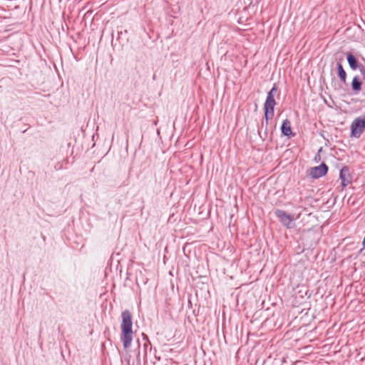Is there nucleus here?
I'll return each instance as SVG.
<instances>
[{
	"label": "nucleus",
	"mask_w": 365,
	"mask_h": 365,
	"mask_svg": "<svg viewBox=\"0 0 365 365\" xmlns=\"http://www.w3.org/2000/svg\"><path fill=\"white\" fill-rule=\"evenodd\" d=\"M130 357H131V356H129L128 357H125V360L126 361V362H127V364H128V365H130Z\"/></svg>",
	"instance_id": "2eb2a0df"
},
{
	"label": "nucleus",
	"mask_w": 365,
	"mask_h": 365,
	"mask_svg": "<svg viewBox=\"0 0 365 365\" xmlns=\"http://www.w3.org/2000/svg\"><path fill=\"white\" fill-rule=\"evenodd\" d=\"M336 67L338 71V76L341 83H346V73L343 68L342 64L340 62L336 63Z\"/></svg>",
	"instance_id": "9d476101"
},
{
	"label": "nucleus",
	"mask_w": 365,
	"mask_h": 365,
	"mask_svg": "<svg viewBox=\"0 0 365 365\" xmlns=\"http://www.w3.org/2000/svg\"><path fill=\"white\" fill-rule=\"evenodd\" d=\"M328 171V166L322 163L321 165L311 168L308 170V175L312 178L317 179L327 174Z\"/></svg>",
	"instance_id": "39448f33"
},
{
	"label": "nucleus",
	"mask_w": 365,
	"mask_h": 365,
	"mask_svg": "<svg viewBox=\"0 0 365 365\" xmlns=\"http://www.w3.org/2000/svg\"><path fill=\"white\" fill-rule=\"evenodd\" d=\"M63 168V165H62V163L61 162H58L55 165H54V169L56 170H61Z\"/></svg>",
	"instance_id": "ddd939ff"
},
{
	"label": "nucleus",
	"mask_w": 365,
	"mask_h": 365,
	"mask_svg": "<svg viewBox=\"0 0 365 365\" xmlns=\"http://www.w3.org/2000/svg\"><path fill=\"white\" fill-rule=\"evenodd\" d=\"M116 45V43H114V41L113 39L112 40V46H115Z\"/></svg>",
	"instance_id": "6ab92c4d"
},
{
	"label": "nucleus",
	"mask_w": 365,
	"mask_h": 365,
	"mask_svg": "<svg viewBox=\"0 0 365 365\" xmlns=\"http://www.w3.org/2000/svg\"><path fill=\"white\" fill-rule=\"evenodd\" d=\"M264 127V131L262 132L261 130H259V135L260 136V138L262 139V140H265L267 137H268V130H267V125H266V123L264 124V123L262 121V124H261V128H263Z\"/></svg>",
	"instance_id": "f8f14e48"
},
{
	"label": "nucleus",
	"mask_w": 365,
	"mask_h": 365,
	"mask_svg": "<svg viewBox=\"0 0 365 365\" xmlns=\"http://www.w3.org/2000/svg\"><path fill=\"white\" fill-rule=\"evenodd\" d=\"M136 357L138 361H140V351L138 350L136 354Z\"/></svg>",
	"instance_id": "f3484780"
},
{
	"label": "nucleus",
	"mask_w": 365,
	"mask_h": 365,
	"mask_svg": "<svg viewBox=\"0 0 365 365\" xmlns=\"http://www.w3.org/2000/svg\"><path fill=\"white\" fill-rule=\"evenodd\" d=\"M346 59L350 68L354 71L359 68L362 78L365 79V66H363L362 64L359 65L356 57L351 53H349L347 54Z\"/></svg>",
	"instance_id": "423d86ee"
},
{
	"label": "nucleus",
	"mask_w": 365,
	"mask_h": 365,
	"mask_svg": "<svg viewBox=\"0 0 365 365\" xmlns=\"http://www.w3.org/2000/svg\"><path fill=\"white\" fill-rule=\"evenodd\" d=\"M282 133L286 135L289 136L292 135V128H291V123L288 119H285L281 127Z\"/></svg>",
	"instance_id": "1a4fd4ad"
},
{
	"label": "nucleus",
	"mask_w": 365,
	"mask_h": 365,
	"mask_svg": "<svg viewBox=\"0 0 365 365\" xmlns=\"http://www.w3.org/2000/svg\"><path fill=\"white\" fill-rule=\"evenodd\" d=\"M156 133H157L158 136H160V128L156 129Z\"/></svg>",
	"instance_id": "a211bd4d"
},
{
	"label": "nucleus",
	"mask_w": 365,
	"mask_h": 365,
	"mask_svg": "<svg viewBox=\"0 0 365 365\" xmlns=\"http://www.w3.org/2000/svg\"><path fill=\"white\" fill-rule=\"evenodd\" d=\"M155 77H156V74H155V73H154V75H153V78H154V79H155Z\"/></svg>",
	"instance_id": "aec40b11"
},
{
	"label": "nucleus",
	"mask_w": 365,
	"mask_h": 365,
	"mask_svg": "<svg viewBox=\"0 0 365 365\" xmlns=\"http://www.w3.org/2000/svg\"><path fill=\"white\" fill-rule=\"evenodd\" d=\"M362 77H359V76H355L353 78L352 82H351V88L354 91V93H358L361 90V86H362Z\"/></svg>",
	"instance_id": "6e6552de"
},
{
	"label": "nucleus",
	"mask_w": 365,
	"mask_h": 365,
	"mask_svg": "<svg viewBox=\"0 0 365 365\" xmlns=\"http://www.w3.org/2000/svg\"><path fill=\"white\" fill-rule=\"evenodd\" d=\"M122 322L120 324L121 335L120 339L123 342V348L128 349L133 341V317L128 309H125L121 313Z\"/></svg>",
	"instance_id": "f257e3e1"
},
{
	"label": "nucleus",
	"mask_w": 365,
	"mask_h": 365,
	"mask_svg": "<svg viewBox=\"0 0 365 365\" xmlns=\"http://www.w3.org/2000/svg\"><path fill=\"white\" fill-rule=\"evenodd\" d=\"M277 92V87L274 84L272 89L268 92L265 103L264 104V118L266 119V125L268 121L274 116V109L276 105L274 96Z\"/></svg>",
	"instance_id": "f03ea898"
},
{
	"label": "nucleus",
	"mask_w": 365,
	"mask_h": 365,
	"mask_svg": "<svg viewBox=\"0 0 365 365\" xmlns=\"http://www.w3.org/2000/svg\"><path fill=\"white\" fill-rule=\"evenodd\" d=\"M275 215L277 217L279 220L287 228H292L294 227V217L288 214L287 212L282 210L277 209L274 211Z\"/></svg>",
	"instance_id": "20e7f679"
},
{
	"label": "nucleus",
	"mask_w": 365,
	"mask_h": 365,
	"mask_svg": "<svg viewBox=\"0 0 365 365\" xmlns=\"http://www.w3.org/2000/svg\"><path fill=\"white\" fill-rule=\"evenodd\" d=\"M27 130V129H25L22 131L23 133H26V131Z\"/></svg>",
	"instance_id": "412c9836"
},
{
	"label": "nucleus",
	"mask_w": 365,
	"mask_h": 365,
	"mask_svg": "<svg viewBox=\"0 0 365 365\" xmlns=\"http://www.w3.org/2000/svg\"><path fill=\"white\" fill-rule=\"evenodd\" d=\"M128 31L127 30H121L118 31V36L115 39V41H118L119 43H123L124 42L128 41Z\"/></svg>",
	"instance_id": "9b49d317"
},
{
	"label": "nucleus",
	"mask_w": 365,
	"mask_h": 365,
	"mask_svg": "<svg viewBox=\"0 0 365 365\" xmlns=\"http://www.w3.org/2000/svg\"><path fill=\"white\" fill-rule=\"evenodd\" d=\"M148 344L150 346V352H151V351H152V344H150V342L149 341H148V344L145 343V344H144L145 349H147Z\"/></svg>",
	"instance_id": "4468645a"
},
{
	"label": "nucleus",
	"mask_w": 365,
	"mask_h": 365,
	"mask_svg": "<svg viewBox=\"0 0 365 365\" xmlns=\"http://www.w3.org/2000/svg\"><path fill=\"white\" fill-rule=\"evenodd\" d=\"M365 128V115L355 118L351 125V136L359 138Z\"/></svg>",
	"instance_id": "7ed1b4c3"
},
{
	"label": "nucleus",
	"mask_w": 365,
	"mask_h": 365,
	"mask_svg": "<svg viewBox=\"0 0 365 365\" xmlns=\"http://www.w3.org/2000/svg\"><path fill=\"white\" fill-rule=\"evenodd\" d=\"M339 178L341 180V185L343 187L347 186L351 182L349 170L347 167L344 166L341 169Z\"/></svg>",
	"instance_id": "0eeeda50"
},
{
	"label": "nucleus",
	"mask_w": 365,
	"mask_h": 365,
	"mask_svg": "<svg viewBox=\"0 0 365 365\" xmlns=\"http://www.w3.org/2000/svg\"><path fill=\"white\" fill-rule=\"evenodd\" d=\"M154 351H155V359H156L158 361H160V356H157V355H156V353H157V349H156V348H154Z\"/></svg>",
	"instance_id": "dca6fc26"
}]
</instances>
